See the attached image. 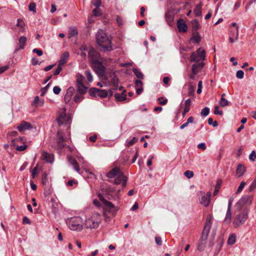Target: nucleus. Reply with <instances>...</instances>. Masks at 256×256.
I'll return each mask as SVG.
<instances>
[{
    "instance_id": "1",
    "label": "nucleus",
    "mask_w": 256,
    "mask_h": 256,
    "mask_svg": "<svg viewBox=\"0 0 256 256\" xmlns=\"http://www.w3.org/2000/svg\"><path fill=\"white\" fill-rule=\"evenodd\" d=\"M96 42L100 50L104 52H110L112 50L111 40L103 30H100L97 32Z\"/></svg>"
},
{
    "instance_id": "2",
    "label": "nucleus",
    "mask_w": 256,
    "mask_h": 256,
    "mask_svg": "<svg viewBox=\"0 0 256 256\" xmlns=\"http://www.w3.org/2000/svg\"><path fill=\"white\" fill-rule=\"evenodd\" d=\"M106 176L110 178H114V183L116 184H122V188L126 186L128 178L118 168H114L106 174Z\"/></svg>"
},
{
    "instance_id": "3",
    "label": "nucleus",
    "mask_w": 256,
    "mask_h": 256,
    "mask_svg": "<svg viewBox=\"0 0 256 256\" xmlns=\"http://www.w3.org/2000/svg\"><path fill=\"white\" fill-rule=\"evenodd\" d=\"M212 216L210 214H208L207 216L206 222L203 230L202 236L201 238L198 242V250L199 251H202L203 250V247L202 246L204 244V242H206L208 238V236L211 228L212 224Z\"/></svg>"
},
{
    "instance_id": "4",
    "label": "nucleus",
    "mask_w": 256,
    "mask_h": 256,
    "mask_svg": "<svg viewBox=\"0 0 256 256\" xmlns=\"http://www.w3.org/2000/svg\"><path fill=\"white\" fill-rule=\"evenodd\" d=\"M102 220L101 215L98 212H94L90 217L86 220L84 226L86 228H97Z\"/></svg>"
},
{
    "instance_id": "5",
    "label": "nucleus",
    "mask_w": 256,
    "mask_h": 256,
    "mask_svg": "<svg viewBox=\"0 0 256 256\" xmlns=\"http://www.w3.org/2000/svg\"><path fill=\"white\" fill-rule=\"evenodd\" d=\"M66 222L68 228L72 230L80 231L83 228L82 220L80 217L69 218L66 220Z\"/></svg>"
},
{
    "instance_id": "6",
    "label": "nucleus",
    "mask_w": 256,
    "mask_h": 256,
    "mask_svg": "<svg viewBox=\"0 0 256 256\" xmlns=\"http://www.w3.org/2000/svg\"><path fill=\"white\" fill-rule=\"evenodd\" d=\"M105 79L108 83V85L113 87V90H116L118 89L119 80L116 74V72H110L108 76H106Z\"/></svg>"
},
{
    "instance_id": "7",
    "label": "nucleus",
    "mask_w": 256,
    "mask_h": 256,
    "mask_svg": "<svg viewBox=\"0 0 256 256\" xmlns=\"http://www.w3.org/2000/svg\"><path fill=\"white\" fill-rule=\"evenodd\" d=\"M206 57V52L204 50L200 48L196 52L192 53L190 60L191 62H198L200 60H204Z\"/></svg>"
},
{
    "instance_id": "8",
    "label": "nucleus",
    "mask_w": 256,
    "mask_h": 256,
    "mask_svg": "<svg viewBox=\"0 0 256 256\" xmlns=\"http://www.w3.org/2000/svg\"><path fill=\"white\" fill-rule=\"evenodd\" d=\"M66 110L64 108L59 112V116L57 118V122L59 126L64 124H68L71 118L66 114Z\"/></svg>"
},
{
    "instance_id": "9",
    "label": "nucleus",
    "mask_w": 256,
    "mask_h": 256,
    "mask_svg": "<svg viewBox=\"0 0 256 256\" xmlns=\"http://www.w3.org/2000/svg\"><path fill=\"white\" fill-rule=\"evenodd\" d=\"M92 66L94 72L98 76H104L106 68L102 62L98 61L92 62Z\"/></svg>"
},
{
    "instance_id": "10",
    "label": "nucleus",
    "mask_w": 256,
    "mask_h": 256,
    "mask_svg": "<svg viewBox=\"0 0 256 256\" xmlns=\"http://www.w3.org/2000/svg\"><path fill=\"white\" fill-rule=\"evenodd\" d=\"M248 218V212H243L236 216L234 221V225L235 228L243 224Z\"/></svg>"
},
{
    "instance_id": "11",
    "label": "nucleus",
    "mask_w": 256,
    "mask_h": 256,
    "mask_svg": "<svg viewBox=\"0 0 256 256\" xmlns=\"http://www.w3.org/2000/svg\"><path fill=\"white\" fill-rule=\"evenodd\" d=\"M104 204L106 207V210L108 211L112 214L114 215L118 210V208L116 207L111 202L104 200L102 199Z\"/></svg>"
},
{
    "instance_id": "12",
    "label": "nucleus",
    "mask_w": 256,
    "mask_h": 256,
    "mask_svg": "<svg viewBox=\"0 0 256 256\" xmlns=\"http://www.w3.org/2000/svg\"><path fill=\"white\" fill-rule=\"evenodd\" d=\"M253 200V196L248 195H246L242 196L237 202L236 204L241 208L246 204H250Z\"/></svg>"
},
{
    "instance_id": "13",
    "label": "nucleus",
    "mask_w": 256,
    "mask_h": 256,
    "mask_svg": "<svg viewBox=\"0 0 256 256\" xmlns=\"http://www.w3.org/2000/svg\"><path fill=\"white\" fill-rule=\"evenodd\" d=\"M200 193L201 195L202 196L200 202V204L204 205V206H208L209 205L210 202L211 192H208L206 196L204 195V192H200Z\"/></svg>"
},
{
    "instance_id": "14",
    "label": "nucleus",
    "mask_w": 256,
    "mask_h": 256,
    "mask_svg": "<svg viewBox=\"0 0 256 256\" xmlns=\"http://www.w3.org/2000/svg\"><path fill=\"white\" fill-rule=\"evenodd\" d=\"M74 92L75 90L74 87L70 86L68 88L64 97V100L66 102L68 103L70 102Z\"/></svg>"
},
{
    "instance_id": "15",
    "label": "nucleus",
    "mask_w": 256,
    "mask_h": 256,
    "mask_svg": "<svg viewBox=\"0 0 256 256\" xmlns=\"http://www.w3.org/2000/svg\"><path fill=\"white\" fill-rule=\"evenodd\" d=\"M120 190H116L113 187H110L107 188L106 192L108 195L110 196L111 197H112V198H119L120 196L118 194Z\"/></svg>"
},
{
    "instance_id": "16",
    "label": "nucleus",
    "mask_w": 256,
    "mask_h": 256,
    "mask_svg": "<svg viewBox=\"0 0 256 256\" xmlns=\"http://www.w3.org/2000/svg\"><path fill=\"white\" fill-rule=\"evenodd\" d=\"M32 128V125L26 122H22L17 127L18 130L22 132L25 130H30Z\"/></svg>"
},
{
    "instance_id": "17",
    "label": "nucleus",
    "mask_w": 256,
    "mask_h": 256,
    "mask_svg": "<svg viewBox=\"0 0 256 256\" xmlns=\"http://www.w3.org/2000/svg\"><path fill=\"white\" fill-rule=\"evenodd\" d=\"M177 26L180 32H185L187 30V26L183 20H179L177 22Z\"/></svg>"
},
{
    "instance_id": "18",
    "label": "nucleus",
    "mask_w": 256,
    "mask_h": 256,
    "mask_svg": "<svg viewBox=\"0 0 256 256\" xmlns=\"http://www.w3.org/2000/svg\"><path fill=\"white\" fill-rule=\"evenodd\" d=\"M88 56L90 57L92 62L97 61L96 60L100 57V54L92 48H90L88 50Z\"/></svg>"
},
{
    "instance_id": "19",
    "label": "nucleus",
    "mask_w": 256,
    "mask_h": 256,
    "mask_svg": "<svg viewBox=\"0 0 256 256\" xmlns=\"http://www.w3.org/2000/svg\"><path fill=\"white\" fill-rule=\"evenodd\" d=\"M204 66L203 62H197L193 64L192 67V71L194 74L198 73Z\"/></svg>"
},
{
    "instance_id": "20",
    "label": "nucleus",
    "mask_w": 256,
    "mask_h": 256,
    "mask_svg": "<svg viewBox=\"0 0 256 256\" xmlns=\"http://www.w3.org/2000/svg\"><path fill=\"white\" fill-rule=\"evenodd\" d=\"M42 159L48 162L52 163L54 162V156L47 152H44L42 153Z\"/></svg>"
},
{
    "instance_id": "21",
    "label": "nucleus",
    "mask_w": 256,
    "mask_h": 256,
    "mask_svg": "<svg viewBox=\"0 0 256 256\" xmlns=\"http://www.w3.org/2000/svg\"><path fill=\"white\" fill-rule=\"evenodd\" d=\"M69 56V52L67 51L64 52L61 56L58 64H60L61 66H63L68 62V60Z\"/></svg>"
},
{
    "instance_id": "22",
    "label": "nucleus",
    "mask_w": 256,
    "mask_h": 256,
    "mask_svg": "<svg viewBox=\"0 0 256 256\" xmlns=\"http://www.w3.org/2000/svg\"><path fill=\"white\" fill-rule=\"evenodd\" d=\"M246 172V168L242 164H239L236 170V173L238 177L242 176Z\"/></svg>"
},
{
    "instance_id": "23",
    "label": "nucleus",
    "mask_w": 256,
    "mask_h": 256,
    "mask_svg": "<svg viewBox=\"0 0 256 256\" xmlns=\"http://www.w3.org/2000/svg\"><path fill=\"white\" fill-rule=\"evenodd\" d=\"M26 42L27 38L24 36H22L19 38L18 44L20 49H24V48Z\"/></svg>"
},
{
    "instance_id": "24",
    "label": "nucleus",
    "mask_w": 256,
    "mask_h": 256,
    "mask_svg": "<svg viewBox=\"0 0 256 256\" xmlns=\"http://www.w3.org/2000/svg\"><path fill=\"white\" fill-rule=\"evenodd\" d=\"M78 91L80 94H84L87 91V88L83 84H76Z\"/></svg>"
},
{
    "instance_id": "25",
    "label": "nucleus",
    "mask_w": 256,
    "mask_h": 256,
    "mask_svg": "<svg viewBox=\"0 0 256 256\" xmlns=\"http://www.w3.org/2000/svg\"><path fill=\"white\" fill-rule=\"evenodd\" d=\"M125 91L123 92L120 94H116L114 95L116 99L118 101L122 102L126 100V94H124Z\"/></svg>"
},
{
    "instance_id": "26",
    "label": "nucleus",
    "mask_w": 256,
    "mask_h": 256,
    "mask_svg": "<svg viewBox=\"0 0 256 256\" xmlns=\"http://www.w3.org/2000/svg\"><path fill=\"white\" fill-rule=\"evenodd\" d=\"M232 218L231 208H228L227 212L224 219L226 224H229Z\"/></svg>"
},
{
    "instance_id": "27",
    "label": "nucleus",
    "mask_w": 256,
    "mask_h": 256,
    "mask_svg": "<svg viewBox=\"0 0 256 256\" xmlns=\"http://www.w3.org/2000/svg\"><path fill=\"white\" fill-rule=\"evenodd\" d=\"M44 104V100H40L38 96H36L33 102V104L37 106H42Z\"/></svg>"
},
{
    "instance_id": "28",
    "label": "nucleus",
    "mask_w": 256,
    "mask_h": 256,
    "mask_svg": "<svg viewBox=\"0 0 256 256\" xmlns=\"http://www.w3.org/2000/svg\"><path fill=\"white\" fill-rule=\"evenodd\" d=\"M236 242V235L234 234H230L228 240V244L229 245L234 244Z\"/></svg>"
},
{
    "instance_id": "29",
    "label": "nucleus",
    "mask_w": 256,
    "mask_h": 256,
    "mask_svg": "<svg viewBox=\"0 0 256 256\" xmlns=\"http://www.w3.org/2000/svg\"><path fill=\"white\" fill-rule=\"evenodd\" d=\"M194 118L192 116H190L188 118L187 122L184 124H182L180 126V128L181 130H182L184 128L186 127L188 124H192L194 122Z\"/></svg>"
},
{
    "instance_id": "30",
    "label": "nucleus",
    "mask_w": 256,
    "mask_h": 256,
    "mask_svg": "<svg viewBox=\"0 0 256 256\" xmlns=\"http://www.w3.org/2000/svg\"><path fill=\"white\" fill-rule=\"evenodd\" d=\"M185 106H184V113H187L190 111V106L191 105V100L190 98L187 99L185 101Z\"/></svg>"
},
{
    "instance_id": "31",
    "label": "nucleus",
    "mask_w": 256,
    "mask_h": 256,
    "mask_svg": "<svg viewBox=\"0 0 256 256\" xmlns=\"http://www.w3.org/2000/svg\"><path fill=\"white\" fill-rule=\"evenodd\" d=\"M64 141V138L63 136L60 134V132H58V138H57V142L58 144V146L60 148H61L63 146L62 142Z\"/></svg>"
},
{
    "instance_id": "32",
    "label": "nucleus",
    "mask_w": 256,
    "mask_h": 256,
    "mask_svg": "<svg viewBox=\"0 0 256 256\" xmlns=\"http://www.w3.org/2000/svg\"><path fill=\"white\" fill-rule=\"evenodd\" d=\"M194 13L195 14L196 16H199L201 15V14H202V6H201V4H198L196 6V8L194 10Z\"/></svg>"
},
{
    "instance_id": "33",
    "label": "nucleus",
    "mask_w": 256,
    "mask_h": 256,
    "mask_svg": "<svg viewBox=\"0 0 256 256\" xmlns=\"http://www.w3.org/2000/svg\"><path fill=\"white\" fill-rule=\"evenodd\" d=\"M76 84H83L84 77L81 74H78L76 75Z\"/></svg>"
},
{
    "instance_id": "34",
    "label": "nucleus",
    "mask_w": 256,
    "mask_h": 256,
    "mask_svg": "<svg viewBox=\"0 0 256 256\" xmlns=\"http://www.w3.org/2000/svg\"><path fill=\"white\" fill-rule=\"evenodd\" d=\"M192 28L194 30H196L200 29V23L196 20H194L192 22Z\"/></svg>"
},
{
    "instance_id": "35",
    "label": "nucleus",
    "mask_w": 256,
    "mask_h": 256,
    "mask_svg": "<svg viewBox=\"0 0 256 256\" xmlns=\"http://www.w3.org/2000/svg\"><path fill=\"white\" fill-rule=\"evenodd\" d=\"M228 101L225 98H221L219 104L222 107H224L228 105Z\"/></svg>"
},
{
    "instance_id": "36",
    "label": "nucleus",
    "mask_w": 256,
    "mask_h": 256,
    "mask_svg": "<svg viewBox=\"0 0 256 256\" xmlns=\"http://www.w3.org/2000/svg\"><path fill=\"white\" fill-rule=\"evenodd\" d=\"M108 92L106 90H100L98 89V96L100 98H106L108 96Z\"/></svg>"
},
{
    "instance_id": "37",
    "label": "nucleus",
    "mask_w": 256,
    "mask_h": 256,
    "mask_svg": "<svg viewBox=\"0 0 256 256\" xmlns=\"http://www.w3.org/2000/svg\"><path fill=\"white\" fill-rule=\"evenodd\" d=\"M138 140V138L136 137H134L131 140H130L128 142H126V146L128 147L132 146L135 143H136Z\"/></svg>"
},
{
    "instance_id": "38",
    "label": "nucleus",
    "mask_w": 256,
    "mask_h": 256,
    "mask_svg": "<svg viewBox=\"0 0 256 256\" xmlns=\"http://www.w3.org/2000/svg\"><path fill=\"white\" fill-rule=\"evenodd\" d=\"M132 71L138 78H140V79L144 78V76H143L142 74L140 71H139L138 70L134 68H133Z\"/></svg>"
},
{
    "instance_id": "39",
    "label": "nucleus",
    "mask_w": 256,
    "mask_h": 256,
    "mask_svg": "<svg viewBox=\"0 0 256 256\" xmlns=\"http://www.w3.org/2000/svg\"><path fill=\"white\" fill-rule=\"evenodd\" d=\"M238 30L237 28L236 30V34H235L234 38L232 37V36H229V40L230 43H234L238 40Z\"/></svg>"
},
{
    "instance_id": "40",
    "label": "nucleus",
    "mask_w": 256,
    "mask_h": 256,
    "mask_svg": "<svg viewBox=\"0 0 256 256\" xmlns=\"http://www.w3.org/2000/svg\"><path fill=\"white\" fill-rule=\"evenodd\" d=\"M98 88H92L89 90V94L90 96H98Z\"/></svg>"
},
{
    "instance_id": "41",
    "label": "nucleus",
    "mask_w": 256,
    "mask_h": 256,
    "mask_svg": "<svg viewBox=\"0 0 256 256\" xmlns=\"http://www.w3.org/2000/svg\"><path fill=\"white\" fill-rule=\"evenodd\" d=\"M210 112V109L208 107H205L202 109L200 114L202 116H207Z\"/></svg>"
},
{
    "instance_id": "42",
    "label": "nucleus",
    "mask_w": 256,
    "mask_h": 256,
    "mask_svg": "<svg viewBox=\"0 0 256 256\" xmlns=\"http://www.w3.org/2000/svg\"><path fill=\"white\" fill-rule=\"evenodd\" d=\"M78 34V32L76 29L74 28H70L69 32V38H70L72 36H77Z\"/></svg>"
},
{
    "instance_id": "43",
    "label": "nucleus",
    "mask_w": 256,
    "mask_h": 256,
    "mask_svg": "<svg viewBox=\"0 0 256 256\" xmlns=\"http://www.w3.org/2000/svg\"><path fill=\"white\" fill-rule=\"evenodd\" d=\"M84 98L83 94H76L74 98V102L78 103L80 102Z\"/></svg>"
},
{
    "instance_id": "44",
    "label": "nucleus",
    "mask_w": 256,
    "mask_h": 256,
    "mask_svg": "<svg viewBox=\"0 0 256 256\" xmlns=\"http://www.w3.org/2000/svg\"><path fill=\"white\" fill-rule=\"evenodd\" d=\"M201 40V38L198 34H194L191 38V40H193L196 43H198Z\"/></svg>"
},
{
    "instance_id": "45",
    "label": "nucleus",
    "mask_w": 256,
    "mask_h": 256,
    "mask_svg": "<svg viewBox=\"0 0 256 256\" xmlns=\"http://www.w3.org/2000/svg\"><path fill=\"white\" fill-rule=\"evenodd\" d=\"M246 184V183L244 182H242L238 188V190L236 192V194H238L240 192H241Z\"/></svg>"
},
{
    "instance_id": "46",
    "label": "nucleus",
    "mask_w": 256,
    "mask_h": 256,
    "mask_svg": "<svg viewBox=\"0 0 256 256\" xmlns=\"http://www.w3.org/2000/svg\"><path fill=\"white\" fill-rule=\"evenodd\" d=\"M85 74L88 82H92L93 80L92 76L90 70H86Z\"/></svg>"
},
{
    "instance_id": "47",
    "label": "nucleus",
    "mask_w": 256,
    "mask_h": 256,
    "mask_svg": "<svg viewBox=\"0 0 256 256\" xmlns=\"http://www.w3.org/2000/svg\"><path fill=\"white\" fill-rule=\"evenodd\" d=\"M256 188V178L254 179V181L252 182L251 184L250 185L248 192H252Z\"/></svg>"
},
{
    "instance_id": "48",
    "label": "nucleus",
    "mask_w": 256,
    "mask_h": 256,
    "mask_svg": "<svg viewBox=\"0 0 256 256\" xmlns=\"http://www.w3.org/2000/svg\"><path fill=\"white\" fill-rule=\"evenodd\" d=\"M50 86V83H48L45 87L42 88L41 89V94H40V96H44L46 93L47 92L48 89L49 88Z\"/></svg>"
},
{
    "instance_id": "49",
    "label": "nucleus",
    "mask_w": 256,
    "mask_h": 256,
    "mask_svg": "<svg viewBox=\"0 0 256 256\" xmlns=\"http://www.w3.org/2000/svg\"><path fill=\"white\" fill-rule=\"evenodd\" d=\"M92 4L97 8H99L102 4L101 0H92Z\"/></svg>"
},
{
    "instance_id": "50",
    "label": "nucleus",
    "mask_w": 256,
    "mask_h": 256,
    "mask_svg": "<svg viewBox=\"0 0 256 256\" xmlns=\"http://www.w3.org/2000/svg\"><path fill=\"white\" fill-rule=\"evenodd\" d=\"M194 91V87L192 86V82H189L188 94L189 95H193Z\"/></svg>"
},
{
    "instance_id": "51",
    "label": "nucleus",
    "mask_w": 256,
    "mask_h": 256,
    "mask_svg": "<svg viewBox=\"0 0 256 256\" xmlns=\"http://www.w3.org/2000/svg\"><path fill=\"white\" fill-rule=\"evenodd\" d=\"M184 175L188 178H190L194 176V172L190 170H186L184 172Z\"/></svg>"
},
{
    "instance_id": "52",
    "label": "nucleus",
    "mask_w": 256,
    "mask_h": 256,
    "mask_svg": "<svg viewBox=\"0 0 256 256\" xmlns=\"http://www.w3.org/2000/svg\"><path fill=\"white\" fill-rule=\"evenodd\" d=\"M28 8L30 11H32L34 12H36V5L34 2H31Z\"/></svg>"
},
{
    "instance_id": "53",
    "label": "nucleus",
    "mask_w": 256,
    "mask_h": 256,
    "mask_svg": "<svg viewBox=\"0 0 256 256\" xmlns=\"http://www.w3.org/2000/svg\"><path fill=\"white\" fill-rule=\"evenodd\" d=\"M249 159L252 162H254L256 159V153L254 150L252 152L249 156Z\"/></svg>"
},
{
    "instance_id": "54",
    "label": "nucleus",
    "mask_w": 256,
    "mask_h": 256,
    "mask_svg": "<svg viewBox=\"0 0 256 256\" xmlns=\"http://www.w3.org/2000/svg\"><path fill=\"white\" fill-rule=\"evenodd\" d=\"M24 22L22 19H18L17 20L16 26L20 28H24Z\"/></svg>"
},
{
    "instance_id": "55",
    "label": "nucleus",
    "mask_w": 256,
    "mask_h": 256,
    "mask_svg": "<svg viewBox=\"0 0 256 256\" xmlns=\"http://www.w3.org/2000/svg\"><path fill=\"white\" fill-rule=\"evenodd\" d=\"M236 78H238L242 79L244 78V72L242 70H239L236 72Z\"/></svg>"
},
{
    "instance_id": "56",
    "label": "nucleus",
    "mask_w": 256,
    "mask_h": 256,
    "mask_svg": "<svg viewBox=\"0 0 256 256\" xmlns=\"http://www.w3.org/2000/svg\"><path fill=\"white\" fill-rule=\"evenodd\" d=\"M214 114H218L220 116H222L223 112L222 110H219V107L218 106H214Z\"/></svg>"
},
{
    "instance_id": "57",
    "label": "nucleus",
    "mask_w": 256,
    "mask_h": 256,
    "mask_svg": "<svg viewBox=\"0 0 256 256\" xmlns=\"http://www.w3.org/2000/svg\"><path fill=\"white\" fill-rule=\"evenodd\" d=\"M158 100L159 101V103L160 104L164 105L168 102L167 99H164L162 97H160L158 98Z\"/></svg>"
},
{
    "instance_id": "58",
    "label": "nucleus",
    "mask_w": 256,
    "mask_h": 256,
    "mask_svg": "<svg viewBox=\"0 0 256 256\" xmlns=\"http://www.w3.org/2000/svg\"><path fill=\"white\" fill-rule=\"evenodd\" d=\"M62 70V66L60 65V64H58V66L56 70H55L54 72V75H58L61 70Z\"/></svg>"
},
{
    "instance_id": "59",
    "label": "nucleus",
    "mask_w": 256,
    "mask_h": 256,
    "mask_svg": "<svg viewBox=\"0 0 256 256\" xmlns=\"http://www.w3.org/2000/svg\"><path fill=\"white\" fill-rule=\"evenodd\" d=\"M93 15L94 16H99L101 14L100 11L98 8H96L92 10Z\"/></svg>"
},
{
    "instance_id": "60",
    "label": "nucleus",
    "mask_w": 256,
    "mask_h": 256,
    "mask_svg": "<svg viewBox=\"0 0 256 256\" xmlns=\"http://www.w3.org/2000/svg\"><path fill=\"white\" fill-rule=\"evenodd\" d=\"M61 89L58 86H55L53 88V92L56 94H58L60 92Z\"/></svg>"
},
{
    "instance_id": "61",
    "label": "nucleus",
    "mask_w": 256,
    "mask_h": 256,
    "mask_svg": "<svg viewBox=\"0 0 256 256\" xmlns=\"http://www.w3.org/2000/svg\"><path fill=\"white\" fill-rule=\"evenodd\" d=\"M32 52L36 54L39 56H42V54H43L42 51L41 50L37 49V48H34L32 50Z\"/></svg>"
},
{
    "instance_id": "62",
    "label": "nucleus",
    "mask_w": 256,
    "mask_h": 256,
    "mask_svg": "<svg viewBox=\"0 0 256 256\" xmlns=\"http://www.w3.org/2000/svg\"><path fill=\"white\" fill-rule=\"evenodd\" d=\"M136 88L142 87V82L140 80H136L135 82Z\"/></svg>"
},
{
    "instance_id": "63",
    "label": "nucleus",
    "mask_w": 256,
    "mask_h": 256,
    "mask_svg": "<svg viewBox=\"0 0 256 256\" xmlns=\"http://www.w3.org/2000/svg\"><path fill=\"white\" fill-rule=\"evenodd\" d=\"M116 21L118 26L122 24V19L120 16H117L116 18Z\"/></svg>"
},
{
    "instance_id": "64",
    "label": "nucleus",
    "mask_w": 256,
    "mask_h": 256,
    "mask_svg": "<svg viewBox=\"0 0 256 256\" xmlns=\"http://www.w3.org/2000/svg\"><path fill=\"white\" fill-rule=\"evenodd\" d=\"M156 242L158 245L161 246L162 244V241L160 236H156L155 238Z\"/></svg>"
}]
</instances>
